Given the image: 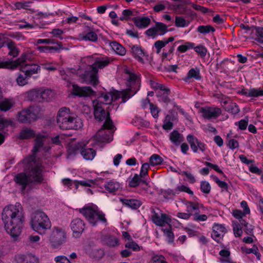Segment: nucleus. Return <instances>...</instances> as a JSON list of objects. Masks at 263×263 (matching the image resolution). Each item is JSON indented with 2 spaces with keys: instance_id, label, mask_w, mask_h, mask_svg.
Returning a JSON list of instances; mask_svg holds the SVG:
<instances>
[{
  "instance_id": "49",
  "label": "nucleus",
  "mask_w": 263,
  "mask_h": 263,
  "mask_svg": "<svg viewBox=\"0 0 263 263\" xmlns=\"http://www.w3.org/2000/svg\"><path fill=\"white\" fill-rule=\"evenodd\" d=\"M145 101L149 104V108L153 117L154 118H157L158 117V114L159 112L158 107L153 103H150V101L148 98L146 99Z\"/></svg>"
},
{
  "instance_id": "8",
  "label": "nucleus",
  "mask_w": 263,
  "mask_h": 263,
  "mask_svg": "<svg viewBox=\"0 0 263 263\" xmlns=\"http://www.w3.org/2000/svg\"><path fill=\"white\" fill-rule=\"evenodd\" d=\"M79 211L92 226H95L99 221L106 222L105 215L97 209L87 206L79 209Z\"/></svg>"
},
{
  "instance_id": "12",
  "label": "nucleus",
  "mask_w": 263,
  "mask_h": 263,
  "mask_svg": "<svg viewBox=\"0 0 263 263\" xmlns=\"http://www.w3.org/2000/svg\"><path fill=\"white\" fill-rule=\"evenodd\" d=\"M66 234L62 229L54 228L51 233L49 240L52 247L58 248L66 242Z\"/></svg>"
},
{
  "instance_id": "35",
  "label": "nucleus",
  "mask_w": 263,
  "mask_h": 263,
  "mask_svg": "<svg viewBox=\"0 0 263 263\" xmlns=\"http://www.w3.org/2000/svg\"><path fill=\"white\" fill-rule=\"evenodd\" d=\"M89 29V31L86 33V34H80L79 35V36L82 40L84 41H90L91 42H96L98 40V35L97 34L92 31H90V29L89 27H88Z\"/></svg>"
},
{
  "instance_id": "60",
  "label": "nucleus",
  "mask_w": 263,
  "mask_h": 263,
  "mask_svg": "<svg viewBox=\"0 0 263 263\" xmlns=\"http://www.w3.org/2000/svg\"><path fill=\"white\" fill-rule=\"evenodd\" d=\"M166 45L164 40H158L156 41L154 44V46L156 49V52L157 53H160L161 49Z\"/></svg>"
},
{
  "instance_id": "63",
  "label": "nucleus",
  "mask_w": 263,
  "mask_h": 263,
  "mask_svg": "<svg viewBox=\"0 0 263 263\" xmlns=\"http://www.w3.org/2000/svg\"><path fill=\"white\" fill-rule=\"evenodd\" d=\"M233 231L236 237H240L242 234L241 227L239 224H236L233 226Z\"/></svg>"
},
{
  "instance_id": "28",
  "label": "nucleus",
  "mask_w": 263,
  "mask_h": 263,
  "mask_svg": "<svg viewBox=\"0 0 263 263\" xmlns=\"http://www.w3.org/2000/svg\"><path fill=\"white\" fill-rule=\"evenodd\" d=\"M120 201L123 204L133 209H137L141 205V202L135 199H121Z\"/></svg>"
},
{
  "instance_id": "54",
  "label": "nucleus",
  "mask_w": 263,
  "mask_h": 263,
  "mask_svg": "<svg viewBox=\"0 0 263 263\" xmlns=\"http://www.w3.org/2000/svg\"><path fill=\"white\" fill-rule=\"evenodd\" d=\"M28 78L29 77L26 75L23 76L22 74H20L16 78L17 84L19 86H24L28 84Z\"/></svg>"
},
{
  "instance_id": "55",
  "label": "nucleus",
  "mask_w": 263,
  "mask_h": 263,
  "mask_svg": "<svg viewBox=\"0 0 263 263\" xmlns=\"http://www.w3.org/2000/svg\"><path fill=\"white\" fill-rule=\"evenodd\" d=\"M226 110L232 114L235 115L239 112V108L236 103H231L226 108Z\"/></svg>"
},
{
  "instance_id": "7",
  "label": "nucleus",
  "mask_w": 263,
  "mask_h": 263,
  "mask_svg": "<svg viewBox=\"0 0 263 263\" xmlns=\"http://www.w3.org/2000/svg\"><path fill=\"white\" fill-rule=\"evenodd\" d=\"M94 107V116L99 121H104V127L110 128L114 126L112 120L110 117L109 107L105 106L102 102L99 100H95L92 102Z\"/></svg>"
},
{
  "instance_id": "59",
  "label": "nucleus",
  "mask_w": 263,
  "mask_h": 263,
  "mask_svg": "<svg viewBox=\"0 0 263 263\" xmlns=\"http://www.w3.org/2000/svg\"><path fill=\"white\" fill-rule=\"evenodd\" d=\"M149 168V164L148 163H145L142 164L140 173V177L141 178H144L145 176L148 174V170Z\"/></svg>"
},
{
  "instance_id": "29",
  "label": "nucleus",
  "mask_w": 263,
  "mask_h": 263,
  "mask_svg": "<svg viewBox=\"0 0 263 263\" xmlns=\"http://www.w3.org/2000/svg\"><path fill=\"white\" fill-rule=\"evenodd\" d=\"M134 22L135 25L138 28H145L151 23V20L148 17H134Z\"/></svg>"
},
{
  "instance_id": "27",
  "label": "nucleus",
  "mask_w": 263,
  "mask_h": 263,
  "mask_svg": "<svg viewBox=\"0 0 263 263\" xmlns=\"http://www.w3.org/2000/svg\"><path fill=\"white\" fill-rule=\"evenodd\" d=\"M194 78L196 80H199L201 79L199 68H191L188 72L187 76L183 80L185 82H189V80Z\"/></svg>"
},
{
  "instance_id": "13",
  "label": "nucleus",
  "mask_w": 263,
  "mask_h": 263,
  "mask_svg": "<svg viewBox=\"0 0 263 263\" xmlns=\"http://www.w3.org/2000/svg\"><path fill=\"white\" fill-rule=\"evenodd\" d=\"M115 126L109 128L104 127L103 125L97 132L95 135V139L99 142H110L112 140L113 131Z\"/></svg>"
},
{
  "instance_id": "48",
  "label": "nucleus",
  "mask_w": 263,
  "mask_h": 263,
  "mask_svg": "<svg viewBox=\"0 0 263 263\" xmlns=\"http://www.w3.org/2000/svg\"><path fill=\"white\" fill-rule=\"evenodd\" d=\"M170 93L162 92V91L158 92L157 94V97L159 98V101L168 104L170 102V99L168 97V95Z\"/></svg>"
},
{
  "instance_id": "41",
  "label": "nucleus",
  "mask_w": 263,
  "mask_h": 263,
  "mask_svg": "<svg viewBox=\"0 0 263 263\" xmlns=\"http://www.w3.org/2000/svg\"><path fill=\"white\" fill-rule=\"evenodd\" d=\"M155 27L158 35H162L168 31L167 26L163 23L157 22L156 23Z\"/></svg>"
},
{
  "instance_id": "43",
  "label": "nucleus",
  "mask_w": 263,
  "mask_h": 263,
  "mask_svg": "<svg viewBox=\"0 0 263 263\" xmlns=\"http://www.w3.org/2000/svg\"><path fill=\"white\" fill-rule=\"evenodd\" d=\"M181 192H186L191 195H193V192L188 186L184 185L178 186L173 191V194H178Z\"/></svg>"
},
{
  "instance_id": "24",
  "label": "nucleus",
  "mask_w": 263,
  "mask_h": 263,
  "mask_svg": "<svg viewBox=\"0 0 263 263\" xmlns=\"http://www.w3.org/2000/svg\"><path fill=\"white\" fill-rule=\"evenodd\" d=\"M240 93L247 97H258L263 96V89L251 88L249 89H243L241 90Z\"/></svg>"
},
{
  "instance_id": "14",
  "label": "nucleus",
  "mask_w": 263,
  "mask_h": 263,
  "mask_svg": "<svg viewBox=\"0 0 263 263\" xmlns=\"http://www.w3.org/2000/svg\"><path fill=\"white\" fill-rule=\"evenodd\" d=\"M152 215L151 219L154 223L158 226L163 227L165 224H169L171 222V219L165 213L160 211L156 212L154 208L151 210Z\"/></svg>"
},
{
  "instance_id": "19",
  "label": "nucleus",
  "mask_w": 263,
  "mask_h": 263,
  "mask_svg": "<svg viewBox=\"0 0 263 263\" xmlns=\"http://www.w3.org/2000/svg\"><path fill=\"white\" fill-rule=\"evenodd\" d=\"M13 106L12 102L6 98L0 100V110L6 111L9 110ZM8 124V121L3 118H0V127L3 128Z\"/></svg>"
},
{
  "instance_id": "21",
  "label": "nucleus",
  "mask_w": 263,
  "mask_h": 263,
  "mask_svg": "<svg viewBox=\"0 0 263 263\" xmlns=\"http://www.w3.org/2000/svg\"><path fill=\"white\" fill-rule=\"evenodd\" d=\"M226 233V228L221 224H215L213 227L212 237L216 241H218Z\"/></svg>"
},
{
  "instance_id": "39",
  "label": "nucleus",
  "mask_w": 263,
  "mask_h": 263,
  "mask_svg": "<svg viewBox=\"0 0 263 263\" xmlns=\"http://www.w3.org/2000/svg\"><path fill=\"white\" fill-rule=\"evenodd\" d=\"M199 209V204L198 202H193L189 201L186 204V211L188 213H192V215L195 214V212H198Z\"/></svg>"
},
{
  "instance_id": "42",
  "label": "nucleus",
  "mask_w": 263,
  "mask_h": 263,
  "mask_svg": "<svg viewBox=\"0 0 263 263\" xmlns=\"http://www.w3.org/2000/svg\"><path fill=\"white\" fill-rule=\"evenodd\" d=\"M163 161V158L157 154H153L149 158V164L152 166L160 165Z\"/></svg>"
},
{
  "instance_id": "17",
  "label": "nucleus",
  "mask_w": 263,
  "mask_h": 263,
  "mask_svg": "<svg viewBox=\"0 0 263 263\" xmlns=\"http://www.w3.org/2000/svg\"><path fill=\"white\" fill-rule=\"evenodd\" d=\"M94 93V91L90 87H79L76 84L72 85V93L74 96L81 97H88L93 95Z\"/></svg>"
},
{
  "instance_id": "57",
  "label": "nucleus",
  "mask_w": 263,
  "mask_h": 263,
  "mask_svg": "<svg viewBox=\"0 0 263 263\" xmlns=\"http://www.w3.org/2000/svg\"><path fill=\"white\" fill-rule=\"evenodd\" d=\"M192 7L195 10L200 11L201 12L203 13V14H205L208 12H212V11L210 9L201 6L200 5H198L194 3H192Z\"/></svg>"
},
{
  "instance_id": "47",
  "label": "nucleus",
  "mask_w": 263,
  "mask_h": 263,
  "mask_svg": "<svg viewBox=\"0 0 263 263\" xmlns=\"http://www.w3.org/2000/svg\"><path fill=\"white\" fill-rule=\"evenodd\" d=\"M194 46H195L194 43L187 42H185L184 43V44L179 46L178 47L177 50L179 52H180L181 53H183V52H186L187 50H188L190 49L193 48L194 47Z\"/></svg>"
},
{
  "instance_id": "4",
  "label": "nucleus",
  "mask_w": 263,
  "mask_h": 263,
  "mask_svg": "<svg viewBox=\"0 0 263 263\" xmlns=\"http://www.w3.org/2000/svg\"><path fill=\"white\" fill-rule=\"evenodd\" d=\"M57 122L59 127L63 130L78 129L82 127L81 119L70 111L69 108H61L57 117Z\"/></svg>"
},
{
  "instance_id": "61",
  "label": "nucleus",
  "mask_w": 263,
  "mask_h": 263,
  "mask_svg": "<svg viewBox=\"0 0 263 263\" xmlns=\"http://www.w3.org/2000/svg\"><path fill=\"white\" fill-rule=\"evenodd\" d=\"M179 174L181 175H185L187 178V180L191 183H194L196 182V179L194 176L191 173L187 171H182Z\"/></svg>"
},
{
  "instance_id": "25",
  "label": "nucleus",
  "mask_w": 263,
  "mask_h": 263,
  "mask_svg": "<svg viewBox=\"0 0 263 263\" xmlns=\"http://www.w3.org/2000/svg\"><path fill=\"white\" fill-rule=\"evenodd\" d=\"M169 137L170 141L176 146L179 145L184 141L183 136L176 130L171 133Z\"/></svg>"
},
{
  "instance_id": "53",
  "label": "nucleus",
  "mask_w": 263,
  "mask_h": 263,
  "mask_svg": "<svg viewBox=\"0 0 263 263\" xmlns=\"http://www.w3.org/2000/svg\"><path fill=\"white\" fill-rule=\"evenodd\" d=\"M211 185L206 181H202L200 183L201 191L205 194H208L211 191Z\"/></svg>"
},
{
  "instance_id": "16",
  "label": "nucleus",
  "mask_w": 263,
  "mask_h": 263,
  "mask_svg": "<svg viewBox=\"0 0 263 263\" xmlns=\"http://www.w3.org/2000/svg\"><path fill=\"white\" fill-rule=\"evenodd\" d=\"M200 112L203 118L206 119H216L221 114L220 108L214 107H202Z\"/></svg>"
},
{
  "instance_id": "9",
  "label": "nucleus",
  "mask_w": 263,
  "mask_h": 263,
  "mask_svg": "<svg viewBox=\"0 0 263 263\" xmlns=\"http://www.w3.org/2000/svg\"><path fill=\"white\" fill-rule=\"evenodd\" d=\"M42 109L39 106H32L18 113V120L23 123L34 122L42 115Z\"/></svg>"
},
{
  "instance_id": "37",
  "label": "nucleus",
  "mask_w": 263,
  "mask_h": 263,
  "mask_svg": "<svg viewBox=\"0 0 263 263\" xmlns=\"http://www.w3.org/2000/svg\"><path fill=\"white\" fill-rule=\"evenodd\" d=\"M32 3V2H18L14 3V6L16 9H24L29 10L31 13L35 12V10L33 9L30 8V5Z\"/></svg>"
},
{
  "instance_id": "44",
  "label": "nucleus",
  "mask_w": 263,
  "mask_h": 263,
  "mask_svg": "<svg viewBox=\"0 0 263 263\" xmlns=\"http://www.w3.org/2000/svg\"><path fill=\"white\" fill-rule=\"evenodd\" d=\"M135 11L134 10L125 9L122 11V15L120 17L121 21L128 20L132 16L136 15Z\"/></svg>"
},
{
  "instance_id": "33",
  "label": "nucleus",
  "mask_w": 263,
  "mask_h": 263,
  "mask_svg": "<svg viewBox=\"0 0 263 263\" xmlns=\"http://www.w3.org/2000/svg\"><path fill=\"white\" fill-rule=\"evenodd\" d=\"M131 51L133 55L136 59L139 62H143V57L144 55V53L140 47L137 45L133 46L132 47Z\"/></svg>"
},
{
  "instance_id": "26",
  "label": "nucleus",
  "mask_w": 263,
  "mask_h": 263,
  "mask_svg": "<svg viewBox=\"0 0 263 263\" xmlns=\"http://www.w3.org/2000/svg\"><path fill=\"white\" fill-rule=\"evenodd\" d=\"M104 186L109 193H114L120 189V184L114 180H111L106 182Z\"/></svg>"
},
{
  "instance_id": "46",
  "label": "nucleus",
  "mask_w": 263,
  "mask_h": 263,
  "mask_svg": "<svg viewBox=\"0 0 263 263\" xmlns=\"http://www.w3.org/2000/svg\"><path fill=\"white\" fill-rule=\"evenodd\" d=\"M142 181L143 183L146 185L147 184V182L145 181H142L141 179V177L137 174H135L134 177L130 180L129 182V185L132 187H136L139 185V183Z\"/></svg>"
},
{
  "instance_id": "23",
  "label": "nucleus",
  "mask_w": 263,
  "mask_h": 263,
  "mask_svg": "<svg viewBox=\"0 0 263 263\" xmlns=\"http://www.w3.org/2000/svg\"><path fill=\"white\" fill-rule=\"evenodd\" d=\"M24 67H22L21 71L25 73V75L30 78L33 74L37 73L40 70V67L36 64H25Z\"/></svg>"
},
{
  "instance_id": "18",
  "label": "nucleus",
  "mask_w": 263,
  "mask_h": 263,
  "mask_svg": "<svg viewBox=\"0 0 263 263\" xmlns=\"http://www.w3.org/2000/svg\"><path fill=\"white\" fill-rule=\"evenodd\" d=\"M71 228L76 237H79L83 232L85 224L80 218H76L71 222Z\"/></svg>"
},
{
  "instance_id": "36",
  "label": "nucleus",
  "mask_w": 263,
  "mask_h": 263,
  "mask_svg": "<svg viewBox=\"0 0 263 263\" xmlns=\"http://www.w3.org/2000/svg\"><path fill=\"white\" fill-rule=\"evenodd\" d=\"M58 46H39L37 49L41 52L52 53L58 51L62 48V45L61 43L58 44Z\"/></svg>"
},
{
  "instance_id": "31",
  "label": "nucleus",
  "mask_w": 263,
  "mask_h": 263,
  "mask_svg": "<svg viewBox=\"0 0 263 263\" xmlns=\"http://www.w3.org/2000/svg\"><path fill=\"white\" fill-rule=\"evenodd\" d=\"M41 92L42 102L50 101L54 96V92L49 89L41 88Z\"/></svg>"
},
{
  "instance_id": "20",
  "label": "nucleus",
  "mask_w": 263,
  "mask_h": 263,
  "mask_svg": "<svg viewBox=\"0 0 263 263\" xmlns=\"http://www.w3.org/2000/svg\"><path fill=\"white\" fill-rule=\"evenodd\" d=\"M26 173H21L17 174L14 178L15 183L20 185L22 191H25L28 184L31 183Z\"/></svg>"
},
{
  "instance_id": "3",
  "label": "nucleus",
  "mask_w": 263,
  "mask_h": 263,
  "mask_svg": "<svg viewBox=\"0 0 263 263\" xmlns=\"http://www.w3.org/2000/svg\"><path fill=\"white\" fill-rule=\"evenodd\" d=\"M24 170L28 174L31 183L40 184L44 183L43 167L34 154L25 158L22 161Z\"/></svg>"
},
{
  "instance_id": "52",
  "label": "nucleus",
  "mask_w": 263,
  "mask_h": 263,
  "mask_svg": "<svg viewBox=\"0 0 263 263\" xmlns=\"http://www.w3.org/2000/svg\"><path fill=\"white\" fill-rule=\"evenodd\" d=\"M175 24L177 27H184L189 24L183 17L178 16L175 17Z\"/></svg>"
},
{
  "instance_id": "2",
  "label": "nucleus",
  "mask_w": 263,
  "mask_h": 263,
  "mask_svg": "<svg viewBox=\"0 0 263 263\" xmlns=\"http://www.w3.org/2000/svg\"><path fill=\"white\" fill-rule=\"evenodd\" d=\"M126 79L128 82L129 88L122 91L102 92L97 100L102 102L105 106L111 104L113 101H116L121 98L122 102H125L132 96H134L139 90L140 87L139 80L138 77L126 68L124 69Z\"/></svg>"
},
{
  "instance_id": "5",
  "label": "nucleus",
  "mask_w": 263,
  "mask_h": 263,
  "mask_svg": "<svg viewBox=\"0 0 263 263\" xmlns=\"http://www.w3.org/2000/svg\"><path fill=\"white\" fill-rule=\"evenodd\" d=\"M111 61L110 58L106 56L96 58L94 63L89 66L88 70L84 74L85 81L93 86H96L99 83L98 69L107 66Z\"/></svg>"
},
{
  "instance_id": "62",
  "label": "nucleus",
  "mask_w": 263,
  "mask_h": 263,
  "mask_svg": "<svg viewBox=\"0 0 263 263\" xmlns=\"http://www.w3.org/2000/svg\"><path fill=\"white\" fill-rule=\"evenodd\" d=\"M79 20V17L74 16H70L67 17L65 20L63 21L64 24H68L69 25L74 24L77 23Z\"/></svg>"
},
{
  "instance_id": "11",
  "label": "nucleus",
  "mask_w": 263,
  "mask_h": 263,
  "mask_svg": "<svg viewBox=\"0 0 263 263\" xmlns=\"http://www.w3.org/2000/svg\"><path fill=\"white\" fill-rule=\"evenodd\" d=\"M70 149L75 154L79 151L83 158L87 160H92L96 155V151L91 148H86V144L84 142H79L71 145Z\"/></svg>"
},
{
  "instance_id": "32",
  "label": "nucleus",
  "mask_w": 263,
  "mask_h": 263,
  "mask_svg": "<svg viewBox=\"0 0 263 263\" xmlns=\"http://www.w3.org/2000/svg\"><path fill=\"white\" fill-rule=\"evenodd\" d=\"M31 54L29 53H23L21 56L16 60L12 61V63L15 66L14 69L19 65H23L27 60H31Z\"/></svg>"
},
{
  "instance_id": "22",
  "label": "nucleus",
  "mask_w": 263,
  "mask_h": 263,
  "mask_svg": "<svg viewBox=\"0 0 263 263\" xmlns=\"http://www.w3.org/2000/svg\"><path fill=\"white\" fill-rule=\"evenodd\" d=\"M41 88L33 89L27 92V97L31 101L42 102Z\"/></svg>"
},
{
  "instance_id": "56",
  "label": "nucleus",
  "mask_w": 263,
  "mask_h": 263,
  "mask_svg": "<svg viewBox=\"0 0 263 263\" xmlns=\"http://www.w3.org/2000/svg\"><path fill=\"white\" fill-rule=\"evenodd\" d=\"M15 66L12 63V61L0 62V68H6L14 70Z\"/></svg>"
},
{
  "instance_id": "15",
  "label": "nucleus",
  "mask_w": 263,
  "mask_h": 263,
  "mask_svg": "<svg viewBox=\"0 0 263 263\" xmlns=\"http://www.w3.org/2000/svg\"><path fill=\"white\" fill-rule=\"evenodd\" d=\"M186 139L194 153H197L198 149L202 152H204L206 149V145L193 135H189Z\"/></svg>"
},
{
  "instance_id": "40",
  "label": "nucleus",
  "mask_w": 263,
  "mask_h": 263,
  "mask_svg": "<svg viewBox=\"0 0 263 263\" xmlns=\"http://www.w3.org/2000/svg\"><path fill=\"white\" fill-rule=\"evenodd\" d=\"M34 136V130L29 128H26L20 133L19 138L21 139H26L33 137Z\"/></svg>"
},
{
  "instance_id": "6",
  "label": "nucleus",
  "mask_w": 263,
  "mask_h": 263,
  "mask_svg": "<svg viewBox=\"0 0 263 263\" xmlns=\"http://www.w3.org/2000/svg\"><path fill=\"white\" fill-rule=\"evenodd\" d=\"M30 224L32 229L40 234H44L51 227L47 214L42 211L36 210L31 216Z\"/></svg>"
},
{
  "instance_id": "50",
  "label": "nucleus",
  "mask_w": 263,
  "mask_h": 263,
  "mask_svg": "<svg viewBox=\"0 0 263 263\" xmlns=\"http://www.w3.org/2000/svg\"><path fill=\"white\" fill-rule=\"evenodd\" d=\"M195 50V51L201 56L202 58L205 57V56L208 50L206 48L202 45H199L197 46H195L193 48Z\"/></svg>"
},
{
  "instance_id": "30",
  "label": "nucleus",
  "mask_w": 263,
  "mask_h": 263,
  "mask_svg": "<svg viewBox=\"0 0 263 263\" xmlns=\"http://www.w3.org/2000/svg\"><path fill=\"white\" fill-rule=\"evenodd\" d=\"M109 44L112 49L118 54L120 55H124L125 54L126 50L125 48L119 43L113 41L109 42Z\"/></svg>"
},
{
  "instance_id": "10",
  "label": "nucleus",
  "mask_w": 263,
  "mask_h": 263,
  "mask_svg": "<svg viewBox=\"0 0 263 263\" xmlns=\"http://www.w3.org/2000/svg\"><path fill=\"white\" fill-rule=\"evenodd\" d=\"M51 143L55 145H60L61 141L59 135L51 138L50 140L47 136L42 135H38L35 139L34 146L32 152L35 154L36 153L43 149L45 152H48L51 148L50 146H45L46 143Z\"/></svg>"
},
{
  "instance_id": "51",
  "label": "nucleus",
  "mask_w": 263,
  "mask_h": 263,
  "mask_svg": "<svg viewBox=\"0 0 263 263\" xmlns=\"http://www.w3.org/2000/svg\"><path fill=\"white\" fill-rule=\"evenodd\" d=\"M252 28L255 30V33L257 36L255 38V40L258 43H262L263 40L261 38H263V27H253Z\"/></svg>"
},
{
  "instance_id": "34",
  "label": "nucleus",
  "mask_w": 263,
  "mask_h": 263,
  "mask_svg": "<svg viewBox=\"0 0 263 263\" xmlns=\"http://www.w3.org/2000/svg\"><path fill=\"white\" fill-rule=\"evenodd\" d=\"M103 241L107 246L110 247H115L119 245L118 239L110 235L105 236Z\"/></svg>"
},
{
  "instance_id": "1",
  "label": "nucleus",
  "mask_w": 263,
  "mask_h": 263,
  "mask_svg": "<svg viewBox=\"0 0 263 263\" xmlns=\"http://www.w3.org/2000/svg\"><path fill=\"white\" fill-rule=\"evenodd\" d=\"M2 217L7 233L13 238L17 237L21 233L25 218L21 204L16 203L5 207Z\"/></svg>"
},
{
  "instance_id": "45",
  "label": "nucleus",
  "mask_w": 263,
  "mask_h": 263,
  "mask_svg": "<svg viewBox=\"0 0 263 263\" xmlns=\"http://www.w3.org/2000/svg\"><path fill=\"white\" fill-rule=\"evenodd\" d=\"M197 30L198 32L205 34H208L210 32H214L215 31V29L211 25H201L198 27Z\"/></svg>"
},
{
  "instance_id": "58",
  "label": "nucleus",
  "mask_w": 263,
  "mask_h": 263,
  "mask_svg": "<svg viewBox=\"0 0 263 263\" xmlns=\"http://www.w3.org/2000/svg\"><path fill=\"white\" fill-rule=\"evenodd\" d=\"M168 228L163 229L164 233L165 234L167 237L168 241V242L171 243L174 240V234L171 231V227L168 224Z\"/></svg>"
},
{
  "instance_id": "38",
  "label": "nucleus",
  "mask_w": 263,
  "mask_h": 263,
  "mask_svg": "<svg viewBox=\"0 0 263 263\" xmlns=\"http://www.w3.org/2000/svg\"><path fill=\"white\" fill-rule=\"evenodd\" d=\"M6 45L9 50L8 54L12 56L13 58L16 57L18 55L19 50L16 47L14 42L10 41L8 42Z\"/></svg>"
},
{
  "instance_id": "64",
  "label": "nucleus",
  "mask_w": 263,
  "mask_h": 263,
  "mask_svg": "<svg viewBox=\"0 0 263 263\" xmlns=\"http://www.w3.org/2000/svg\"><path fill=\"white\" fill-rule=\"evenodd\" d=\"M56 263H71L69 260L64 256H58L55 257Z\"/></svg>"
}]
</instances>
